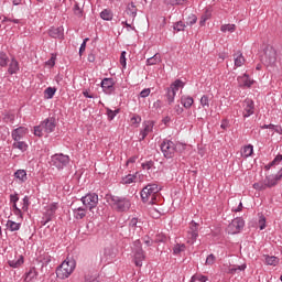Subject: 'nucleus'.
I'll return each instance as SVG.
<instances>
[{
	"mask_svg": "<svg viewBox=\"0 0 282 282\" xmlns=\"http://www.w3.org/2000/svg\"><path fill=\"white\" fill-rule=\"evenodd\" d=\"M153 127H155V122L148 120L143 122V129L140 131L141 139L144 140L149 133H153Z\"/></svg>",
	"mask_w": 282,
	"mask_h": 282,
	"instance_id": "18",
	"label": "nucleus"
},
{
	"mask_svg": "<svg viewBox=\"0 0 282 282\" xmlns=\"http://www.w3.org/2000/svg\"><path fill=\"white\" fill-rule=\"evenodd\" d=\"M67 164H69V155L59 153L51 156V166H55L58 171H63L64 166H67Z\"/></svg>",
	"mask_w": 282,
	"mask_h": 282,
	"instance_id": "7",
	"label": "nucleus"
},
{
	"mask_svg": "<svg viewBox=\"0 0 282 282\" xmlns=\"http://www.w3.org/2000/svg\"><path fill=\"white\" fill-rule=\"evenodd\" d=\"M131 124H140L142 122V117L139 115H133L130 119Z\"/></svg>",
	"mask_w": 282,
	"mask_h": 282,
	"instance_id": "53",
	"label": "nucleus"
},
{
	"mask_svg": "<svg viewBox=\"0 0 282 282\" xmlns=\"http://www.w3.org/2000/svg\"><path fill=\"white\" fill-rule=\"evenodd\" d=\"M20 69L21 67L19 66V61L12 57L9 64L8 74H10V76H13V74H19Z\"/></svg>",
	"mask_w": 282,
	"mask_h": 282,
	"instance_id": "19",
	"label": "nucleus"
},
{
	"mask_svg": "<svg viewBox=\"0 0 282 282\" xmlns=\"http://www.w3.org/2000/svg\"><path fill=\"white\" fill-rule=\"evenodd\" d=\"M182 252H186V245L177 243L173 248V254H182Z\"/></svg>",
	"mask_w": 282,
	"mask_h": 282,
	"instance_id": "40",
	"label": "nucleus"
},
{
	"mask_svg": "<svg viewBox=\"0 0 282 282\" xmlns=\"http://www.w3.org/2000/svg\"><path fill=\"white\" fill-rule=\"evenodd\" d=\"M56 94V88L54 87H47L44 90V98H46V100H51V98H54V95Z\"/></svg>",
	"mask_w": 282,
	"mask_h": 282,
	"instance_id": "38",
	"label": "nucleus"
},
{
	"mask_svg": "<svg viewBox=\"0 0 282 282\" xmlns=\"http://www.w3.org/2000/svg\"><path fill=\"white\" fill-rule=\"evenodd\" d=\"M36 279H39V271H36L35 268H32L26 273L24 281H26V282H35Z\"/></svg>",
	"mask_w": 282,
	"mask_h": 282,
	"instance_id": "23",
	"label": "nucleus"
},
{
	"mask_svg": "<svg viewBox=\"0 0 282 282\" xmlns=\"http://www.w3.org/2000/svg\"><path fill=\"white\" fill-rule=\"evenodd\" d=\"M107 199L111 208L117 213H127L131 208V199L129 197L110 195Z\"/></svg>",
	"mask_w": 282,
	"mask_h": 282,
	"instance_id": "2",
	"label": "nucleus"
},
{
	"mask_svg": "<svg viewBox=\"0 0 282 282\" xmlns=\"http://www.w3.org/2000/svg\"><path fill=\"white\" fill-rule=\"evenodd\" d=\"M259 227H260V230H264L265 229V217H260V219H259Z\"/></svg>",
	"mask_w": 282,
	"mask_h": 282,
	"instance_id": "64",
	"label": "nucleus"
},
{
	"mask_svg": "<svg viewBox=\"0 0 282 282\" xmlns=\"http://www.w3.org/2000/svg\"><path fill=\"white\" fill-rule=\"evenodd\" d=\"M199 237V230H198V225L195 221H192L189 224V230L187 231L186 240L187 243L193 246L195 241H197V238Z\"/></svg>",
	"mask_w": 282,
	"mask_h": 282,
	"instance_id": "12",
	"label": "nucleus"
},
{
	"mask_svg": "<svg viewBox=\"0 0 282 282\" xmlns=\"http://www.w3.org/2000/svg\"><path fill=\"white\" fill-rule=\"evenodd\" d=\"M238 83L240 87H252V85H254V80L250 79L248 74H243L242 76L238 77Z\"/></svg>",
	"mask_w": 282,
	"mask_h": 282,
	"instance_id": "20",
	"label": "nucleus"
},
{
	"mask_svg": "<svg viewBox=\"0 0 282 282\" xmlns=\"http://www.w3.org/2000/svg\"><path fill=\"white\" fill-rule=\"evenodd\" d=\"M98 279L99 274L96 271L88 272L85 274V282H100Z\"/></svg>",
	"mask_w": 282,
	"mask_h": 282,
	"instance_id": "31",
	"label": "nucleus"
},
{
	"mask_svg": "<svg viewBox=\"0 0 282 282\" xmlns=\"http://www.w3.org/2000/svg\"><path fill=\"white\" fill-rule=\"evenodd\" d=\"M147 259L144 250H142V242L140 240L134 241V264L137 268H142V262Z\"/></svg>",
	"mask_w": 282,
	"mask_h": 282,
	"instance_id": "9",
	"label": "nucleus"
},
{
	"mask_svg": "<svg viewBox=\"0 0 282 282\" xmlns=\"http://www.w3.org/2000/svg\"><path fill=\"white\" fill-rule=\"evenodd\" d=\"M83 205L88 208V210H94L98 206V194L89 193L86 194L84 197L80 198Z\"/></svg>",
	"mask_w": 282,
	"mask_h": 282,
	"instance_id": "10",
	"label": "nucleus"
},
{
	"mask_svg": "<svg viewBox=\"0 0 282 282\" xmlns=\"http://www.w3.org/2000/svg\"><path fill=\"white\" fill-rule=\"evenodd\" d=\"M184 82L182 79H176L174 83L171 84V86L166 89V100L169 105H172L175 102V96H177V93L180 89H184Z\"/></svg>",
	"mask_w": 282,
	"mask_h": 282,
	"instance_id": "5",
	"label": "nucleus"
},
{
	"mask_svg": "<svg viewBox=\"0 0 282 282\" xmlns=\"http://www.w3.org/2000/svg\"><path fill=\"white\" fill-rule=\"evenodd\" d=\"M161 151L167 160H171L177 151V144L173 142L172 140L165 139L161 143Z\"/></svg>",
	"mask_w": 282,
	"mask_h": 282,
	"instance_id": "6",
	"label": "nucleus"
},
{
	"mask_svg": "<svg viewBox=\"0 0 282 282\" xmlns=\"http://www.w3.org/2000/svg\"><path fill=\"white\" fill-rule=\"evenodd\" d=\"M56 131V119L54 117L46 118L39 126L34 127V135L37 138H43L45 133H54Z\"/></svg>",
	"mask_w": 282,
	"mask_h": 282,
	"instance_id": "3",
	"label": "nucleus"
},
{
	"mask_svg": "<svg viewBox=\"0 0 282 282\" xmlns=\"http://www.w3.org/2000/svg\"><path fill=\"white\" fill-rule=\"evenodd\" d=\"M174 30H176V32H182L184 31V22H177L174 24Z\"/></svg>",
	"mask_w": 282,
	"mask_h": 282,
	"instance_id": "61",
	"label": "nucleus"
},
{
	"mask_svg": "<svg viewBox=\"0 0 282 282\" xmlns=\"http://www.w3.org/2000/svg\"><path fill=\"white\" fill-rule=\"evenodd\" d=\"M282 162V154L276 155L272 162L269 163V166H279Z\"/></svg>",
	"mask_w": 282,
	"mask_h": 282,
	"instance_id": "51",
	"label": "nucleus"
},
{
	"mask_svg": "<svg viewBox=\"0 0 282 282\" xmlns=\"http://www.w3.org/2000/svg\"><path fill=\"white\" fill-rule=\"evenodd\" d=\"M135 17H138V8L133 3H129L124 11V19H128L130 23L135 21Z\"/></svg>",
	"mask_w": 282,
	"mask_h": 282,
	"instance_id": "17",
	"label": "nucleus"
},
{
	"mask_svg": "<svg viewBox=\"0 0 282 282\" xmlns=\"http://www.w3.org/2000/svg\"><path fill=\"white\" fill-rule=\"evenodd\" d=\"M8 63H10V57L6 52H0V67H8Z\"/></svg>",
	"mask_w": 282,
	"mask_h": 282,
	"instance_id": "37",
	"label": "nucleus"
},
{
	"mask_svg": "<svg viewBox=\"0 0 282 282\" xmlns=\"http://www.w3.org/2000/svg\"><path fill=\"white\" fill-rule=\"evenodd\" d=\"M119 63L122 67H127V52H121Z\"/></svg>",
	"mask_w": 282,
	"mask_h": 282,
	"instance_id": "54",
	"label": "nucleus"
},
{
	"mask_svg": "<svg viewBox=\"0 0 282 282\" xmlns=\"http://www.w3.org/2000/svg\"><path fill=\"white\" fill-rule=\"evenodd\" d=\"M206 282L208 281V276L206 275H202L199 273H196L194 274L192 278H191V282Z\"/></svg>",
	"mask_w": 282,
	"mask_h": 282,
	"instance_id": "43",
	"label": "nucleus"
},
{
	"mask_svg": "<svg viewBox=\"0 0 282 282\" xmlns=\"http://www.w3.org/2000/svg\"><path fill=\"white\" fill-rule=\"evenodd\" d=\"M210 11L206 10L200 17L199 25L204 28V25H206V22L208 21V19H210Z\"/></svg>",
	"mask_w": 282,
	"mask_h": 282,
	"instance_id": "42",
	"label": "nucleus"
},
{
	"mask_svg": "<svg viewBox=\"0 0 282 282\" xmlns=\"http://www.w3.org/2000/svg\"><path fill=\"white\" fill-rule=\"evenodd\" d=\"M162 63V55L160 53L154 54L152 57L147 59V65H160Z\"/></svg>",
	"mask_w": 282,
	"mask_h": 282,
	"instance_id": "29",
	"label": "nucleus"
},
{
	"mask_svg": "<svg viewBox=\"0 0 282 282\" xmlns=\"http://www.w3.org/2000/svg\"><path fill=\"white\" fill-rule=\"evenodd\" d=\"M150 95H151V88H144V89L140 93V97H141V98H149Z\"/></svg>",
	"mask_w": 282,
	"mask_h": 282,
	"instance_id": "60",
	"label": "nucleus"
},
{
	"mask_svg": "<svg viewBox=\"0 0 282 282\" xmlns=\"http://www.w3.org/2000/svg\"><path fill=\"white\" fill-rule=\"evenodd\" d=\"M174 111H175L176 116H182V113H184V108L182 106H180V104H176L174 106Z\"/></svg>",
	"mask_w": 282,
	"mask_h": 282,
	"instance_id": "59",
	"label": "nucleus"
},
{
	"mask_svg": "<svg viewBox=\"0 0 282 282\" xmlns=\"http://www.w3.org/2000/svg\"><path fill=\"white\" fill-rule=\"evenodd\" d=\"M141 199L143 204H158V199H160V186L156 183L148 184L141 191Z\"/></svg>",
	"mask_w": 282,
	"mask_h": 282,
	"instance_id": "1",
	"label": "nucleus"
},
{
	"mask_svg": "<svg viewBox=\"0 0 282 282\" xmlns=\"http://www.w3.org/2000/svg\"><path fill=\"white\" fill-rule=\"evenodd\" d=\"M19 202V194L14 193L10 195V203L11 204H17Z\"/></svg>",
	"mask_w": 282,
	"mask_h": 282,
	"instance_id": "62",
	"label": "nucleus"
},
{
	"mask_svg": "<svg viewBox=\"0 0 282 282\" xmlns=\"http://www.w3.org/2000/svg\"><path fill=\"white\" fill-rule=\"evenodd\" d=\"M215 263V254H209L206 259V265H213Z\"/></svg>",
	"mask_w": 282,
	"mask_h": 282,
	"instance_id": "63",
	"label": "nucleus"
},
{
	"mask_svg": "<svg viewBox=\"0 0 282 282\" xmlns=\"http://www.w3.org/2000/svg\"><path fill=\"white\" fill-rule=\"evenodd\" d=\"M187 25H195V23H197V15L195 14H191L188 18H187Z\"/></svg>",
	"mask_w": 282,
	"mask_h": 282,
	"instance_id": "55",
	"label": "nucleus"
},
{
	"mask_svg": "<svg viewBox=\"0 0 282 282\" xmlns=\"http://www.w3.org/2000/svg\"><path fill=\"white\" fill-rule=\"evenodd\" d=\"M200 105L205 111L210 107V98L208 95H203L200 98Z\"/></svg>",
	"mask_w": 282,
	"mask_h": 282,
	"instance_id": "41",
	"label": "nucleus"
},
{
	"mask_svg": "<svg viewBox=\"0 0 282 282\" xmlns=\"http://www.w3.org/2000/svg\"><path fill=\"white\" fill-rule=\"evenodd\" d=\"M40 261L43 265H47L52 262V256H50V253H44L42 257H40Z\"/></svg>",
	"mask_w": 282,
	"mask_h": 282,
	"instance_id": "45",
	"label": "nucleus"
},
{
	"mask_svg": "<svg viewBox=\"0 0 282 282\" xmlns=\"http://www.w3.org/2000/svg\"><path fill=\"white\" fill-rule=\"evenodd\" d=\"M48 36H51V39L63 40V36H64L63 28H51L48 30Z\"/></svg>",
	"mask_w": 282,
	"mask_h": 282,
	"instance_id": "21",
	"label": "nucleus"
},
{
	"mask_svg": "<svg viewBox=\"0 0 282 282\" xmlns=\"http://www.w3.org/2000/svg\"><path fill=\"white\" fill-rule=\"evenodd\" d=\"M30 131L28 130L26 127H19V128H15L11 131V138L13 140V142H19L21 140H23V138H25V135H28Z\"/></svg>",
	"mask_w": 282,
	"mask_h": 282,
	"instance_id": "14",
	"label": "nucleus"
},
{
	"mask_svg": "<svg viewBox=\"0 0 282 282\" xmlns=\"http://www.w3.org/2000/svg\"><path fill=\"white\" fill-rule=\"evenodd\" d=\"M58 210V203H52L47 205L46 212L44 214V221H42V226H46L54 219V215H56V212Z\"/></svg>",
	"mask_w": 282,
	"mask_h": 282,
	"instance_id": "13",
	"label": "nucleus"
},
{
	"mask_svg": "<svg viewBox=\"0 0 282 282\" xmlns=\"http://www.w3.org/2000/svg\"><path fill=\"white\" fill-rule=\"evenodd\" d=\"M73 10H74L75 17H78V19H82V17H83V9H80V6L78 4V2L75 3Z\"/></svg>",
	"mask_w": 282,
	"mask_h": 282,
	"instance_id": "49",
	"label": "nucleus"
},
{
	"mask_svg": "<svg viewBox=\"0 0 282 282\" xmlns=\"http://www.w3.org/2000/svg\"><path fill=\"white\" fill-rule=\"evenodd\" d=\"M12 149H18L21 153H25L28 151V143L23 140L13 141Z\"/></svg>",
	"mask_w": 282,
	"mask_h": 282,
	"instance_id": "24",
	"label": "nucleus"
},
{
	"mask_svg": "<svg viewBox=\"0 0 282 282\" xmlns=\"http://www.w3.org/2000/svg\"><path fill=\"white\" fill-rule=\"evenodd\" d=\"M246 268H247L246 264L232 267V268L229 269V274H236L237 270H240V272H243V270H246Z\"/></svg>",
	"mask_w": 282,
	"mask_h": 282,
	"instance_id": "50",
	"label": "nucleus"
},
{
	"mask_svg": "<svg viewBox=\"0 0 282 282\" xmlns=\"http://www.w3.org/2000/svg\"><path fill=\"white\" fill-rule=\"evenodd\" d=\"M242 116L243 118H250L254 113V101L252 99H245L242 102Z\"/></svg>",
	"mask_w": 282,
	"mask_h": 282,
	"instance_id": "16",
	"label": "nucleus"
},
{
	"mask_svg": "<svg viewBox=\"0 0 282 282\" xmlns=\"http://www.w3.org/2000/svg\"><path fill=\"white\" fill-rule=\"evenodd\" d=\"M106 113L108 116V120H113V118H116V116H118V113H120V109L117 110H111L110 108H106Z\"/></svg>",
	"mask_w": 282,
	"mask_h": 282,
	"instance_id": "46",
	"label": "nucleus"
},
{
	"mask_svg": "<svg viewBox=\"0 0 282 282\" xmlns=\"http://www.w3.org/2000/svg\"><path fill=\"white\" fill-rule=\"evenodd\" d=\"M15 180H19L21 184H24V182H28V172L25 170H18L14 173Z\"/></svg>",
	"mask_w": 282,
	"mask_h": 282,
	"instance_id": "26",
	"label": "nucleus"
},
{
	"mask_svg": "<svg viewBox=\"0 0 282 282\" xmlns=\"http://www.w3.org/2000/svg\"><path fill=\"white\" fill-rule=\"evenodd\" d=\"M243 226H246V223L242 220V218H235L227 227V231L229 235H238V232H241L243 230Z\"/></svg>",
	"mask_w": 282,
	"mask_h": 282,
	"instance_id": "11",
	"label": "nucleus"
},
{
	"mask_svg": "<svg viewBox=\"0 0 282 282\" xmlns=\"http://www.w3.org/2000/svg\"><path fill=\"white\" fill-rule=\"evenodd\" d=\"M264 261L267 265H279V261L280 259L278 257L274 256H264Z\"/></svg>",
	"mask_w": 282,
	"mask_h": 282,
	"instance_id": "34",
	"label": "nucleus"
},
{
	"mask_svg": "<svg viewBox=\"0 0 282 282\" xmlns=\"http://www.w3.org/2000/svg\"><path fill=\"white\" fill-rule=\"evenodd\" d=\"M138 224H140V221L138 220L137 217L130 219V221H129L130 230H135V228H140V225H138Z\"/></svg>",
	"mask_w": 282,
	"mask_h": 282,
	"instance_id": "48",
	"label": "nucleus"
},
{
	"mask_svg": "<svg viewBox=\"0 0 282 282\" xmlns=\"http://www.w3.org/2000/svg\"><path fill=\"white\" fill-rule=\"evenodd\" d=\"M262 63L270 67L276 63V50L272 46H267L264 48V54L262 55Z\"/></svg>",
	"mask_w": 282,
	"mask_h": 282,
	"instance_id": "8",
	"label": "nucleus"
},
{
	"mask_svg": "<svg viewBox=\"0 0 282 282\" xmlns=\"http://www.w3.org/2000/svg\"><path fill=\"white\" fill-rule=\"evenodd\" d=\"M194 102H195V100L191 96H182L181 97V105H183V107L185 109H191V107H193Z\"/></svg>",
	"mask_w": 282,
	"mask_h": 282,
	"instance_id": "27",
	"label": "nucleus"
},
{
	"mask_svg": "<svg viewBox=\"0 0 282 282\" xmlns=\"http://www.w3.org/2000/svg\"><path fill=\"white\" fill-rule=\"evenodd\" d=\"M138 180V172L135 174H128L121 178V184H133Z\"/></svg>",
	"mask_w": 282,
	"mask_h": 282,
	"instance_id": "32",
	"label": "nucleus"
},
{
	"mask_svg": "<svg viewBox=\"0 0 282 282\" xmlns=\"http://www.w3.org/2000/svg\"><path fill=\"white\" fill-rule=\"evenodd\" d=\"M8 263L10 268H21L24 263L23 256H19L15 260H9Z\"/></svg>",
	"mask_w": 282,
	"mask_h": 282,
	"instance_id": "35",
	"label": "nucleus"
},
{
	"mask_svg": "<svg viewBox=\"0 0 282 282\" xmlns=\"http://www.w3.org/2000/svg\"><path fill=\"white\" fill-rule=\"evenodd\" d=\"M252 153H254V147H252V144L245 145L241 149V158H245V160L250 158Z\"/></svg>",
	"mask_w": 282,
	"mask_h": 282,
	"instance_id": "28",
	"label": "nucleus"
},
{
	"mask_svg": "<svg viewBox=\"0 0 282 282\" xmlns=\"http://www.w3.org/2000/svg\"><path fill=\"white\" fill-rule=\"evenodd\" d=\"M74 270H76V261L64 260L62 264L56 269L57 279H69Z\"/></svg>",
	"mask_w": 282,
	"mask_h": 282,
	"instance_id": "4",
	"label": "nucleus"
},
{
	"mask_svg": "<svg viewBox=\"0 0 282 282\" xmlns=\"http://www.w3.org/2000/svg\"><path fill=\"white\" fill-rule=\"evenodd\" d=\"M6 228L10 232H17V231L21 230V223H17V221H13V220H8L7 224H6Z\"/></svg>",
	"mask_w": 282,
	"mask_h": 282,
	"instance_id": "22",
	"label": "nucleus"
},
{
	"mask_svg": "<svg viewBox=\"0 0 282 282\" xmlns=\"http://www.w3.org/2000/svg\"><path fill=\"white\" fill-rule=\"evenodd\" d=\"M29 208H30V197L24 196V198L22 199V210H23V213H28Z\"/></svg>",
	"mask_w": 282,
	"mask_h": 282,
	"instance_id": "47",
	"label": "nucleus"
},
{
	"mask_svg": "<svg viewBox=\"0 0 282 282\" xmlns=\"http://www.w3.org/2000/svg\"><path fill=\"white\" fill-rule=\"evenodd\" d=\"M153 161H148V162H145V163H142V169L144 170V171H151V169H153Z\"/></svg>",
	"mask_w": 282,
	"mask_h": 282,
	"instance_id": "56",
	"label": "nucleus"
},
{
	"mask_svg": "<svg viewBox=\"0 0 282 282\" xmlns=\"http://www.w3.org/2000/svg\"><path fill=\"white\" fill-rule=\"evenodd\" d=\"M235 58V66L241 67L246 63V58L243 57V54L241 52H238L234 55Z\"/></svg>",
	"mask_w": 282,
	"mask_h": 282,
	"instance_id": "33",
	"label": "nucleus"
},
{
	"mask_svg": "<svg viewBox=\"0 0 282 282\" xmlns=\"http://www.w3.org/2000/svg\"><path fill=\"white\" fill-rule=\"evenodd\" d=\"M253 188L256 191H265V188H268V186L265 185V181H263V183H254Z\"/></svg>",
	"mask_w": 282,
	"mask_h": 282,
	"instance_id": "52",
	"label": "nucleus"
},
{
	"mask_svg": "<svg viewBox=\"0 0 282 282\" xmlns=\"http://www.w3.org/2000/svg\"><path fill=\"white\" fill-rule=\"evenodd\" d=\"M100 19L111 21L113 19V12L110 9H105L100 12Z\"/></svg>",
	"mask_w": 282,
	"mask_h": 282,
	"instance_id": "36",
	"label": "nucleus"
},
{
	"mask_svg": "<svg viewBox=\"0 0 282 282\" xmlns=\"http://www.w3.org/2000/svg\"><path fill=\"white\" fill-rule=\"evenodd\" d=\"M75 219H85L87 217V210L83 207L76 208L73 210Z\"/></svg>",
	"mask_w": 282,
	"mask_h": 282,
	"instance_id": "30",
	"label": "nucleus"
},
{
	"mask_svg": "<svg viewBox=\"0 0 282 282\" xmlns=\"http://www.w3.org/2000/svg\"><path fill=\"white\" fill-rule=\"evenodd\" d=\"M235 30H237V25H235V24H223L220 26V31H223V32L232 33V32H235Z\"/></svg>",
	"mask_w": 282,
	"mask_h": 282,
	"instance_id": "44",
	"label": "nucleus"
},
{
	"mask_svg": "<svg viewBox=\"0 0 282 282\" xmlns=\"http://www.w3.org/2000/svg\"><path fill=\"white\" fill-rule=\"evenodd\" d=\"M116 83L113 82V78H104L101 80V89L104 94H107L108 96H111L113 91H116Z\"/></svg>",
	"mask_w": 282,
	"mask_h": 282,
	"instance_id": "15",
	"label": "nucleus"
},
{
	"mask_svg": "<svg viewBox=\"0 0 282 282\" xmlns=\"http://www.w3.org/2000/svg\"><path fill=\"white\" fill-rule=\"evenodd\" d=\"M155 241L156 243H164L166 241V236H164V234H159L156 235Z\"/></svg>",
	"mask_w": 282,
	"mask_h": 282,
	"instance_id": "57",
	"label": "nucleus"
},
{
	"mask_svg": "<svg viewBox=\"0 0 282 282\" xmlns=\"http://www.w3.org/2000/svg\"><path fill=\"white\" fill-rule=\"evenodd\" d=\"M264 184L267 188H272V186L279 184V178H276V175H269L264 178Z\"/></svg>",
	"mask_w": 282,
	"mask_h": 282,
	"instance_id": "25",
	"label": "nucleus"
},
{
	"mask_svg": "<svg viewBox=\"0 0 282 282\" xmlns=\"http://www.w3.org/2000/svg\"><path fill=\"white\" fill-rule=\"evenodd\" d=\"M104 254L105 257H107L108 259H116V249H113V247H107L104 250Z\"/></svg>",
	"mask_w": 282,
	"mask_h": 282,
	"instance_id": "39",
	"label": "nucleus"
},
{
	"mask_svg": "<svg viewBox=\"0 0 282 282\" xmlns=\"http://www.w3.org/2000/svg\"><path fill=\"white\" fill-rule=\"evenodd\" d=\"M150 215L151 217H153L154 219H160V210L155 209V208H151L150 209Z\"/></svg>",
	"mask_w": 282,
	"mask_h": 282,
	"instance_id": "58",
	"label": "nucleus"
}]
</instances>
